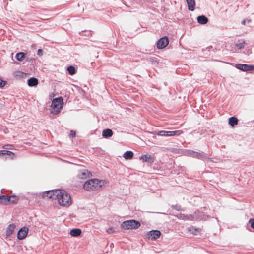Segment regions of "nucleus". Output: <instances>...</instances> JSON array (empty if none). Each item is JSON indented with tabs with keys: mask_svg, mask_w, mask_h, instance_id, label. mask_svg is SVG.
<instances>
[{
	"mask_svg": "<svg viewBox=\"0 0 254 254\" xmlns=\"http://www.w3.org/2000/svg\"><path fill=\"white\" fill-rule=\"evenodd\" d=\"M105 181L98 179H91L86 181L83 185V188L88 190H95L101 189L105 185Z\"/></svg>",
	"mask_w": 254,
	"mask_h": 254,
	"instance_id": "nucleus-1",
	"label": "nucleus"
},
{
	"mask_svg": "<svg viewBox=\"0 0 254 254\" xmlns=\"http://www.w3.org/2000/svg\"><path fill=\"white\" fill-rule=\"evenodd\" d=\"M57 200L60 206H69L72 204L70 195L64 190L59 189Z\"/></svg>",
	"mask_w": 254,
	"mask_h": 254,
	"instance_id": "nucleus-2",
	"label": "nucleus"
},
{
	"mask_svg": "<svg viewBox=\"0 0 254 254\" xmlns=\"http://www.w3.org/2000/svg\"><path fill=\"white\" fill-rule=\"evenodd\" d=\"M20 197L15 194H0V204L10 205L16 204L20 200Z\"/></svg>",
	"mask_w": 254,
	"mask_h": 254,
	"instance_id": "nucleus-3",
	"label": "nucleus"
},
{
	"mask_svg": "<svg viewBox=\"0 0 254 254\" xmlns=\"http://www.w3.org/2000/svg\"><path fill=\"white\" fill-rule=\"evenodd\" d=\"M64 106V99L62 97L54 98L52 102V109L50 113L53 114H58Z\"/></svg>",
	"mask_w": 254,
	"mask_h": 254,
	"instance_id": "nucleus-4",
	"label": "nucleus"
},
{
	"mask_svg": "<svg viewBox=\"0 0 254 254\" xmlns=\"http://www.w3.org/2000/svg\"><path fill=\"white\" fill-rule=\"evenodd\" d=\"M141 225L140 222L136 220L130 219L124 221L121 225V227L125 230L136 229Z\"/></svg>",
	"mask_w": 254,
	"mask_h": 254,
	"instance_id": "nucleus-5",
	"label": "nucleus"
},
{
	"mask_svg": "<svg viewBox=\"0 0 254 254\" xmlns=\"http://www.w3.org/2000/svg\"><path fill=\"white\" fill-rule=\"evenodd\" d=\"M59 191V189L48 190L44 192H42V193H40L39 195L41 196L42 198L43 199L57 200Z\"/></svg>",
	"mask_w": 254,
	"mask_h": 254,
	"instance_id": "nucleus-6",
	"label": "nucleus"
},
{
	"mask_svg": "<svg viewBox=\"0 0 254 254\" xmlns=\"http://www.w3.org/2000/svg\"><path fill=\"white\" fill-rule=\"evenodd\" d=\"M210 215H206L202 211L197 210L194 212L193 214H190L188 216L190 220H206L209 218H211Z\"/></svg>",
	"mask_w": 254,
	"mask_h": 254,
	"instance_id": "nucleus-7",
	"label": "nucleus"
},
{
	"mask_svg": "<svg viewBox=\"0 0 254 254\" xmlns=\"http://www.w3.org/2000/svg\"><path fill=\"white\" fill-rule=\"evenodd\" d=\"M161 235V232L158 230H152L147 232L145 235L146 238L151 240H156Z\"/></svg>",
	"mask_w": 254,
	"mask_h": 254,
	"instance_id": "nucleus-8",
	"label": "nucleus"
},
{
	"mask_svg": "<svg viewBox=\"0 0 254 254\" xmlns=\"http://www.w3.org/2000/svg\"><path fill=\"white\" fill-rule=\"evenodd\" d=\"M235 67L242 71H250L254 70V65L245 64H236Z\"/></svg>",
	"mask_w": 254,
	"mask_h": 254,
	"instance_id": "nucleus-9",
	"label": "nucleus"
},
{
	"mask_svg": "<svg viewBox=\"0 0 254 254\" xmlns=\"http://www.w3.org/2000/svg\"><path fill=\"white\" fill-rule=\"evenodd\" d=\"M169 39L167 36H164L159 39L156 42V46L158 49H162L166 47L169 44Z\"/></svg>",
	"mask_w": 254,
	"mask_h": 254,
	"instance_id": "nucleus-10",
	"label": "nucleus"
},
{
	"mask_svg": "<svg viewBox=\"0 0 254 254\" xmlns=\"http://www.w3.org/2000/svg\"><path fill=\"white\" fill-rule=\"evenodd\" d=\"M29 229L26 227L21 228L17 232V239L20 240L24 239L28 235Z\"/></svg>",
	"mask_w": 254,
	"mask_h": 254,
	"instance_id": "nucleus-11",
	"label": "nucleus"
},
{
	"mask_svg": "<svg viewBox=\"0 0 254 254\" xmlns=\"http://www.w3.org/2000/svg\"><path fill=\"white\" fill-rule=\"evenodd\" d=\"M139 159L142 161L143 162H147L148 163H152L154 162V158L153 156L150 154H145L141 155Z\"/></svg>",
	"mask_w": 254,
	"mask_h": 254,
	"instance_id": "nucleus-12",
	"label": "nucleus"
},
{
	"mask_svg": "<svg viewBox=\"0 0 254 254\" xmlns=\"http://www.w3.org/2000/svg\"><path fill=\"white\" fill-rule=\"evenodd\" d=\"M193 158H197L203 161H206L210 159V158L203 152L194 151Z\"/></svg>",
	"mask_w": 254,
	"mask_h": 254,
	"instance_id": "nucleus-13",
	"label": "nucleus"
},
{
	"mask_svg": "<svg viewBox=\"0 0 254 254\" xmlns=\"http://www.w3.org/2000/svg\"><path fill=\"white\" fill-rule=\"evenodd\" d=\"M91 175V173L87 169H83L80 171L78 174L77 177L79 179H85L90 177Z\"/></svg>",
	"mask_w": 254,
	"mask_h": 254,
	"instance_id": "nucleus-14",
	"label": "nucleus"
},
{
	"mask_svg": "<svg viewBox=\"0 0 254 254\" xmlns=\"http://www.w3.org/2000/svg\"><path fill=\"white\" fill-rule=\"evenodd\" d=\"M187 230L193 235H198L201 234V229L191 226L187 228Z\"/></svg>",
	"mask_w": 254,
	"mask_h": 254,
	"instance_id": "nucleus-15",
	"label": "nucleus"
},
{
	"mask_svg": "<svg viewBox=\"0 0 254 254\" xmlns=\"http://www.w3.org/2000/svg\"><path fill=\"white\" fill-rule=\"evenodd\" d=\"M16 228V225L14 223L9 224L6 228V236L7 237L10 236L14 232V231Z\"/></svg>",
	"mask_w": 254,
	"mask_h": 254,
	"instance_id": "nucleus-16",
	"label": "nucleus"
},
{
	"mask_svg": "<svg viewBox=\"0 0 254 254\" xmlns=\"http://www.w3.org/2000/svg\"><path fill=\"white\" fill-rule=\"evenodd\" d=\"M28 85L29 87H36L38 84V80L35 77H31L27 81Z\"/></svg>",
	"mask_w": 254,
	"mask_h": 254,
	"instance_id": "nucleus-17",
	"label": "nucleus"
},
{
	"mask_svg": "<svg viewBox=\"0 0 254 254\" xmlns=\"http://www.w3.org/2000/svg\"><path fill=\"white\" fill-rule=\"evenodd\" d=\"M69 234L72 237H78L81 236L82 231L79 228H73L70 230Z\"/></svg>",
	"mask_w": 254,
	"mask_h": 254,
	"instance_id": "nucleus-18",
	"label": "nucleus"
},
{
	"mask_svg": "<svg viewBox=\"0 0 254 254\" xmlns=\"http://www.w3.org/2000/svg\"><path fill=\"white\" fill-rule=\"evenodd\" d=\"M188 4V10L190 11H193L195 7V0H186Z\"/></svg>",
	"mask_w": 254,
	"mask_h": 254,
	"instance_id": "nucleus-19",
	"label": "nucleus"
},
{
	"mask_svg": "<svg viewBox=\"0 0 254 254\" xmlns=\"http://www.w3.org/2000/svg\"><path fill=\"white\" fill-rule=\"evenodd\" d=\"M208 20V18L204 15H199L197 17V22L201 25L206 24Z\"/></svg>",
	"mask_w": 254,
	"mask_h": 254,
	"instance_id": "nucleus-20",
	"label": "nucleus"
},
{
	"mask_svg": "<svg viewBox=\"0 0 254 254\" xmlns=\"http://www.w3.org/2000/svg\"><path fill=\"white\" fill-rule=\"evenodd\" d=\"M113 134V131L109 128L104 129L102 131V136L105 138H109Z\"/></svg>",
	"mask_w": 254,
	"mask_h": 254,
	"instance_id": "nucleus-21",
	"label": "nucleus"
},
{
	"mask_svg": "<svg viewBox=\"0 0 254 254\" xmlns=\"http://www.w3.org/2000/svg\"><path fill=\"white\" fill-rule=\"evenodd\" d=\"M239 120L235 116H232L229 118L228 124L232 127H234L238 124Z\"/></svg>",
	"mask_w": 254,
	"mask_h": 254,
	"instance_id": "nucleus-22",
	"label": "nucleus"
},
{
	"mask_svg": "<svg viewBox=\"0 0 254 254\" xmlns=\"http://www.w3.org/2000/svg\"><path fill=\"white\" fill-rule=\"evenodd\" d=\"M26 54L24 52H19L16 54L15 58L17 61L21 62L26 58Z\"/></svg>",
	"mask_w": 254,
	"mask_h": 254,
	"instance_id": "nucleus-23",
	"label": "nucleus"
},
{
	"mask_svg": "<svg viewBox=\"0 0 254 254\" xmlns=\"http://www.w3.org/2000/svg\"><path fill=\"white\" fill-rule=\"evenodd\" d=\"M247 44L244 40L240 39L235 44L236 47L238 49H241L245 48V45Z\"/></svg>",
	"mask_w": 254,
	"mask_h": 254,
	"instance_id": "nucleus-24",
	"label": "nucleus"
},
{
	"mask_svg": "<svg viewBox=\"0 0 254 254\" xmlns=\"http://www.w3.org/2000/svg\"><path fill=\"white\" fill-rule=\"evenodd\" d=\"M5 155H9L11 158H12L14 156V153L12 151L6 150H0V157H3Z\"/></svg>",
	"mask_w": 254,
	"mask_h": 254,
	"instance_id": "nucleus-25",
	"label": "nucleus"
},
{
	"mask_svg": "<svg viewBox=\"0 0 254 254\" xmlns=\"http://www.w3.org/2000/svg\"><path fill=\"white\" fill-rule=\"evenodd\" d=\"M133 154H134L132 151H127L124 153L123 157L127 160L131 159L133 158Z\"/></svg>",
	"mask_w": 254,
	"mask_h": 254,
	"instance_id": "nucleus-26",
	"label": "nucleus"
},
{
	"mask_svg": "<svg viewBox=\"0 0 254 254\" xmlns=\"http://www.w3.org/2000/svg\"><path fill=\"white\" fill-rule=\"evenodd\" d=\"M67 71L70 75H73L76 73V69L73 65H69L67 68Z\"/></svg>",
	"mask_w": 254,
	"mask_h": 254,
	"instance_id": "nucleus-27",
	"label": "nucleus"
},
{
	"mask_svg": "<svg viewBox=\"0 0 254 254\" xmlns=\"http://www.w3.org/2000/svg\"><path fill=\"white\" fill-rule=\"evenodd\" d=\"M79 35H80L81 36H89L92 35V31H90V30H85L79 32Z\"/></svg>",
	"mask_w": 254,
	"mask_h": 254,
	"instance_id": "nucleus-28",
	"label": "nucleus"
},
{
	"mask_svg": "<svg viewBox=\"0 0 254 254\" xmlns=\"http://www.w3.org/2000/svg\"><path fill=\"white\" fill-rule=\"evenodd\" d=\"M214 51V49L213 48L212 46H210L206 48L205 49H202V51L204 52V54L205 55H209L208 53V51H210L211 50Z\"/></svg>",
	"mask_w": 254,
	"mask_h": 254,
	"instance_id": "nucleus-29",
	"label": "nucleus"
},
{
	"mask_svg": "<svg viewBox=\"0 0 254 254\" xmlns=\"http://www.w3.org/2000/svg\"><path fill=\"white\" fill-rule=\"evenodd\" d=\"M149 61L154 65H157L159 63L158 59L156 57H150L149 58Z\"/></svg>",
	"mask_w": 254,
	"mask_h": 254,
	"instance_id": "nucleus-30",
	"label": "nucleus"
},
{
	"mask_svg": "<svg viewBox=\"0 0 254 254\" xmlns=\"http://www.w3.org/2000/svg\"><path fill=\"white\" fill-rule=\"evenodd\" d=\"M194 153V151H193V150H186L185 151V154L186 155H187L188 156L191 157H193Z\"/></svg>",
	"mask_w": 254,
	"mask_h": 254,
	"instance_id": "nucleus-31",
	"label": "nucleus"
},
{
	"mask_svg": "<svg viewBox=\"0 0 254 254\" xmlns=\"http://www.w3.org/2000/svg\"><path fill=\"white\" fill-rule=\"evenodd\" d=\"M183 133V131L181 130H178L175 131H172V136H179Z\"/></svg>",
	"mask_w": 254,
	"mask_h": 254,
	"instance_id": "nucleus-32",
	"label": "nucleus"
},
{
	"mask_svg": "<svg viewBox=\"0 0 254 254\" xmlns=\"http://www.w3.org/2000/svg\"><path fill=\"white\" fill-rule=\"evenodd\" d=\"M6 84V81L3 80L1 78H0V88L3 89Z\"/></svg>",
	"mask_w": 254,
	"mask_h": 254,
	"instance_id": "nucleus-33",
	"label": "nucleus"
},
{
	"mask_svg": "<svg viewBox=\"0 0 254 254\" xmlns=\"http://www.w3.org/2000/svg\"><path fill=\"white\" fill-rule=\"evenodd\" d=\"M251 227L254 230V218H251L248 221Z\"/></svg>",
	"mask_w": 254,
	"mask_h": 254,
	"instance_id": "nucleus-34",
	"label": "nucleus"
},
{
	"mask_svg": "<svg viewBox=\"0 0 254 254\" xmlns=\"http://www.w3.org/2000/svg\"><path fill=\"white\" fill-rule=\"evenodd\" d=\"M155 134L161 136H165V130L155 132Z\"/></svg>",
	"mask_w": 254,
	"mask_h": 254,
	"instance_id": "nucleus-35",
	"label": "nucleus"
},
{
	"mask_svg": "<svg viewBox=\"0 0 254 254\" xmlns=\"http://www.w3.org/2000/svg\"><path fill=\"white\" fill-rule=\"evenodd\" d=\"M37 54L38 56L41 57L43 54V51L42 49H39L37 51Z\"/></svg>",
	"mask_w": 254,
	"mask_h": 254,
	"instance_id": "nucleus-36",
	"label": "nucleus"
},
{
	"mask_svg": "<svg viewBox=\"0 0 254 254\" xmlns=\"http://www.w3.org/2000/svg\"><path fill=\"white\" fill-rule=\"evenodd\" d=\"M26 61L28 62L33 63L34 61H35V59L34 58H26Z\"/></svg>",
	"mask_w": 254,
	"mask_h": 254,
	"instance_id": "nucleus-37",
	"label": "nucleus"
},
{
	"mask_svg": "<svg viewBox=\"0 0 254 254\" xmlns=\"http://www.w3.org/2000/svg\"><path fill=\"white\" fill-rule=\"evenodd\" d=\"M165 136H172V135H171L172 131H165Z\"/></svg>",
	"mask_w": 254,
	"mask_h": 254,
	"instance_id": "nucleus-38",
	"label": "nucleus"
},
{
	"mask_svg": "<svg viewBox=\"0 0 254 254\" xmlns=\"http://www.w3.org/2000/svg\"><path fill=\"white\" fill-rule=\"evenodd\" d=\"M76 135V132L74 130H71L70 132V136L71 137H74Z\"/></svg>",
	"mask_w": 254,
	"mask_h": 254,
	"instance_id": "nucleus-39",
	"label": "nucleus"
},
{
	"mask_svg": "<svg viewBox=\"0 0 254 254\" xmlns=\"http://www.w3.org/2000/svg\"><path fill=\"white\" fill-rule=\"evenodd\" d=\"M10 146H11V145L7 144V145H4L3 148L5 149H10Z\"/></svg>",
	"mask_w": 254,
	"mask_h": 254,
	"instance_id": "nucleus-40",
	"label": "nucleus"
},
{
	"mask_svg": "<svg viewBox=\"0 0 254 254\" xmlns=\"http://www.w3.org/2000/svg\"><path fill=\"white\" fill-rule=\"evenodd\" d=\"M177 211H182L183 210V209H182L181 207H173Z\"/></svg>",
	"mask_w": 254,
	"mask_h": 254,
	"instance_id": "nucleus-41",
	"label": "nucleus"
},
{
	"mask_svg": "<svg viewBox=\"0 0 254 254\" xmlns=\"http://www.w3.org/2000/svg\"><path fill=\"white\" fill-rule=\"evenodd\" d=\"M4 106V103L3 102H0V110H1Z\"/></svg>",
	"mask_w": 254,
	"mask_h": 254,
	"instance_id": "nucleus-42",
	"label": "nucleus"
},
{
	"mask_svg": "<svg viewBox=\"0 0 254 254\" xmlns=\"http://www.w3.org/2000/svg\"><path fill=\"white\" fill-rule=\"evenodd\" d=\"M246 20L245 19L243 20L242 21V24H243V25H245V23H246Z\"/></svg>",
	"mask_w": 254,
	"mask_h": 254,
	"instance_id": "nucleus-43",
	"label": "nucleus"
},
{
	"mask_svg": "<svg viewBox=\"0 0 254 254\" xmlns=\"http://www.w3.org/2000/svg\"><path fill=\"white\" fill-rule=\"evenodd\" d=\"M109 230H110V231H113V228H110L109 229Z\"/></svg>",
	"mask_w": 254,
	"mask_h": 254,
	"instance_id": "nucleus-44",
	"label": "nucleus"
},
{
	"mask_svg": "<svg viewBox=\"0 0 254 254\" xmlns=\"http://www.w3.org/2000/svg\"><path fill=\"white\" fill-rule=\"evenodd\" d=\"M251 22V20H248V23H249V22Z\"/></svg>",
	"mask_w": 254,
	"mask_h": 254,
	"instance_id": "nucleus-45",
	"label": "nucleus"
},
{
	"mask_svg": "<svg viewBox=\"0 0 254 254\" xmlns=\"http://www.w3.org/2000/svg\"><path fill=\"white\" fill-rule=\"evenodd\" d=\"M172 206L174 207V206H177V205H172Z\"/></svg>",
	"mask_w": 254,
	"mask_h": 254,
	"instance_id": "nucleus-46",
	"label": "nucleus"
}]
</instances>
